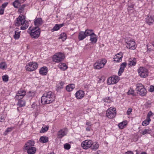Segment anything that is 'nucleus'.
<instances>
[{
	"instance_id": "f257e3e1",
	"label": "nucleus",
	"mask_w": 154,
	"mask_h": 154,
	"mask_svg": "<svg viewBox=\"0 0 154 154\" xmlns=\"http://www.w3.org/2000/svg\"><path fill=\"white\" fill-rule=\"evenodd\" d=\"M54 93L49 91L44 93L41 97V103L43 104H48L51 103L55 100Z\"/></svg>"
},
{
	"instance_id": "f03ea898",
	"label": "nucleus",
	"mask_w": 154,
	"mask_h": 154,
	"mask_svg": "<svg viewBox=\"0 0 154 154\" xmlns=\"http://www.w3.org/2000/svg\"><path fill=\"white\" fill-rule=\"evenodd\" d=\"M136 90L137 94L140 96H144L146 94L147 90L142 84H137Z\"/></svg>"
},
{
	"instance_id": "7ed1b4c3",
	"label": "nucleus",
	"mask_w": 154,
	"mask_h": 154,
	"mask_svg": "<svg viewBox=\"0 0 154 154\" xmlns=\"http://www.w3.org/2000/svg\"><path fill=\"white\" fill-rule=\"evenodd\" d=\"M40 32V29L38 27H35L31 30L29 34L32 38H37L39 37Z\"/></svg>"
},
{
	"instance_id": "20e7f679",
	"label": "nucleus",
	"mask_w": 154,
	"mask_h": 154,
	"mask_svg": "<svg viewBox=\"0 0 154 154\" xmlns=\"http://www.w3.org/2000/svg\"><path fill=\"white\" fill-rule=\"evenodd\" d=\"M116 114V111L115 108H110L108 109L106 112V116L109 119H112L114 118Z\"/></svg>"
},
{
	"instance_id": "39448f33",
	"label": "nucleus",
	"mask_w": 154,
	"mask_h": 154,
	"mask_svg": "<svg viewBox=\"0 0 154 154\" xmlns=\"http://www.w3.org/2000/svg\"><path fill=\"white\" fill-rule=\"evenodd\" d=\"M38 67V64L35 62H30L26 66V69L29 71H32L36 69Z\"/></svg>"
},
{
	"instance_id": "423d86ee",
	"label": "nucleus",
	"mask_w": 154,
	"mask_h": 154,
	"mask_svg": "<svg viewBox=\"0 0 154 154\" xmlns=\"http://www.w3.org/2000/svg\"><path fill=\"white\" fill-rule=\"evenodd\" d=\"M64 55L61 53H58L54 55L53 57L54 61L59 63L62 61L64 59Z\"/></svg>"
},
{
	"instance_id": "0eeeda50",
	"label": "nucleus",
	"mask_w": 154,
	"mask_h": 154,
	"mask_svg": "<svg viewBox=\"0 0 154 154\" xmlns=\"http://www.w3.org/2000/svg\"><path fill=\"white\" fill-rule=\"evenodd\" d=\"M138 72L139 75L141 77L146 78L148 76V70L145 67H140L138 69Z\"/></svg>"
},
{
	"instance_id": "6e6552de",
	"label": "nucleus",
	"mask_w": 154,
	"mask_h": 154,
	"mask_svg": "<svg viewBox=\"0 0 154 154\" xmlns=\"http://www.w3.org/2000/svg\"><path fill=\"white\" fill-rule=\"evenodd\" d=\"M106 63L105 60L98 61L94 64V68L96 69H100L104 67Z\"/></svg>"
},
{
	"instance_id": "1a4fd4ad",
	"label": "nucleus",
	"mask_w": 154,
	"mask_h": 154,
	"mask_svg": "<svg viewBox=\"0 0 154 154\" xmlns=\"http://www.w3.org/2000/svg\"><path fill=\"white\" fill-rule=\"evenodd\" d=\"M25 16L23 15L19 16L16 18L15 21V25L16 26H20L24 23L25 22Z\"/></svg>"
},
{
	"instance_id": "9d476101",
	"label": "nucleus",
	"mask_w": 154,
	"mask_h": 154,
	"mask_svg": "<svg viewBox=\"0 0 154 154\" xmlns=\"http://www.w3.org/2000/svg\"><path fill=\"white\" fill-rule=\"evenodd\" d=\"M92 141L91 140H87L83 141L81 143V146L83 149H88L92 146Z\"/></svg>"
},
{
	"instance_id": "9b49d317",
	"label": "nucleus",
	"mask_w": 154,
	"mask_h": 154,
	"mask_svg": "<svg viewBox=\"0 0 154 154\" xmlns=\"http://www.w3.org/2000/svg\"><path fill=\"white\" fill-rule=\"evenodd\" d=\"M118 76H113L109 77L108 79L107 82L108 85L114 84L117 83L119 81Z\"/></svg>"
},
{
	"instance_id": "f8f14e48",
	"label": "nucleus",
	"mask_w": 154,
	"mask_h": 154,
	"mask_svg": "<svg viewBox=\"0 0 154 154\" xmlns=\"http://www.w3.org/2000/svg\"><path fill=\"white\" fill-rule=\"evenodd\" d=\"M126 42L127 44L126 47L129 49L134 50L136 48L135 43L134 41L130 40L128 42Z\"/></svg>"
},
{
	"instance_id": "ddd939ff",
	"label": "nucleus",
	"mask_w": 154,
	"mask_h": 154,
	"mask_svg": "<svg viewBox=\"0 0 154 154\" xmlns=\"http://www.w3.org/2000/svg\"><path fill=\"white\" fill-rule=\"evenodd\" d=\"M123 53L122 52H120L116 54L114 57V61L117 62H121L122 60Z\"/></svg>"
},
{
	"instance_id": "4468645a",
	"label": "nucleus",
	"mask_w": 154,
	"mask_h": 154,
	"mask_svg": "<svg viewBox=\"0 0 154 154\" xmlns=\"http://www.w3.org/2000/svg\"><path fill=\"white\" fill-rule=\"evenodd\" d=\"M26 102L24 100H21L18 101L17 105L18 106L17 109L18 111H20L21 110V107H23L25 106Z\"/></svg>"
},
{
	"instance_id": "2eb2a0df",
	"label": "nucleus",
	"mask_w": 154,
	"mask_h": 154,
	"mask_svg": "<svg viewBox=\"0 0 154 154\" xmlns=\"http://www.w3.org/2000/svg\"><path fill=\"white\" fill-rule=\"evenodd\" d=\"M85 95L84 92L82 90H79L75 93V97L77 99H81L84 97Z\"/></svg>"
},
{
	"instance_id": "dca6fc26",
	"label": "nucleus",
	"mask_w": 154,
	"mask_h": 154,
	"mask_svg": "<svg viewBox=\"0 0 154 154\" xmlns=\"http://www.w3.org/2000/svg\"><path fill=\"white\" fill-rule=\"evenodd\" d=\"M34 142L33 140H29L26 143L24 146L25 149H26L31 147H33L32 146H34Z\"/></svg>"
},
{
	"instance_id": "f3484780",
	"label": "nucleus",
	"mask_w": 154,
	"mask_h": 154,
	"mask_svg": "<svg viewBox=\"0 0 154 154\" xmlns=\"http://www.w3.org/2000/svg\"><path fill=\"white\" fill-rule=\"evenodd\" d=\"M26 92L24 91H18V92L15 98L17 100H19V99L18 98L19 97L18 96H20V97L23 98V97L25 95Z\"/></svg>"
},
{
	"instance_id": "a211bd4d",
	"label": "nucleus",
	"mask_w": 154,
	"mask_h": 154,
	"mask_svg": "<svg viewBox=\"0 0 154 154\" xmlns=\"http://www.w3.org/2000/svg\"><path fill=\"white\" fill-rule=\"evenodd\" d=\"M66 133L65 129H61L57 133L58 137L59 138H61L64 136L66 135Z\"/></svg>"
},
{
	"instance_id": "6ab92c4d",
	"label": "nucleus",
	"mask_w": 154,
	"mask_h": 154,
	"mask_svg": "<svg viewBox=\"0 0 154 154\" xmlns=\"http://www.w3.org/2000/svg\"><path fill=\"white\" fill-rule=\"evenodd\" d=\"M43 23V21L41 18H36L34 21V24L35 27H38V26L41 25Z\"/></svg>"
},
{
	"instance_id": "aec40b11",
	"label": "nucleus",
	"mask_w": 154,
	"mask_h": 154,
	"mask_svg": "<svg viewBox=\"0 0 154 154\" xmlns=\"http://www.w3.org/2000/svg\"><path fill=\"white\" fill-rule=\"evenodd\" d=\"M146 19V23L149 25L152 24L154 21L153 18L149 15L147 16Z\"/></svg>"
},
{
	"instance_id": "412c9836",
	"label": "nucleus",
	"mask_w": 154,
	"mask_h": 154,
	"mask_svg": "<svg viewBox=\"0 0 154 154\" xmlns=\"http://www.w3.org/2000/svg\"><path fill=\"white\" fill-rule=\"evenodd\" d=\"M39 73L43 75H46L48 72L47 68L46 67H42L39 70Z\"/></svg>"
},
{
	"instance_id": "4be33fe9",
	"label": "nucleus",
	"mask_w": 154,
	"mask_h": 154,
	"mask_svg": "<svg viewBox=\"0 0 154 154\" xmlns=\"http://www.w3.org/2000/svg\"><path fill=\"white\" fill-rule=\"evenodd\" d=\"M26 149L27 150V152L28 154H34L36 150V148L35 147H31Z\"/></svg>"
},
{
	"instance_id": "5701e85b",
	"label": "nucleus",
	"mask_w": 154,
	"mask_h": 154,
	"mask_svg": "<svg viewBox=\"0 0 154 154\" xmlns=\"http://www.w3.org/2000/svg\"><path fill=\"white\" fill-rule=\"evenodd\" d=\"M85 33L84 32H80L79 34L78 38L79 40H82L86 37Z\"/></svg>"
},
{
	"instance_id": "b1692460",
	"label": "nucleus",
	"mask_w": 154,
	"mask_h": 154,
	"mask_svg": "<svg viewBox=\"0 0 154 154\" xmlns=\"http://www.w3.org/2000/svg\"><path fill=\"white\" fill-rule=\"evenodd\" d=\"M136 58H134L133 59H130L129 60L128 65L130 66H134L136 65Z\"/></svg>"
},
{
	"instance_id": "393cba45",
	"label": "nucleus",
	"mask_w": 154,
	"mask_h": 154,
	"mask_svg": "<svg viewBox=\"0 0 154 154\" xmlns=\"http://www.w3.org/2000/svg\"><path fill=\"white\" fill-rule=\"evenodd\" d=\"M75 87L74 84H70L66 87V89L68 91H72Z\"/></svg>"
},
{
	"instance_id": "a878e982",
	"label": "nucleus",
	"mask_w": 154,
	"mask_h": 154,
	"mask_svg": "<svg viewBox=\"0 0 154 154\" xmlns=\"http://www.w3.org/2000/svg\"><path fill=\"white\" fill-rule=\"evenodd\" d=\"M90 41L92 43H95L97 41V38L96 37V35L94 33L90 36Z\"/></svg>"
},
{
	"instance_id": "bb28decb",
	"label": "nucleus",
	"mask_w": 154,
	"mask_h": 154,
	"mask_svg": "<svg viewBox=\"0 0 154 154\" xmlns=\"http://www.w3.org/2000/svg\"><path fill=\"white\" fill-rule=\"evenodd\" d=\"M20 32L21 31L19 30L15 31V34L13 36L15 39H17L20 38Z\"/></svg>"
},
{
	"instance_id": "cd10ccee",
	"label": "nucleus",
	"mask_w": 154,
	"mask_h": 154,
	"mask_svg": "<svg viewBox=\"0 0 154 154\" xmlns=\"http://www.w3.org/2000/svg\"><path fill=\"white\" fill-rule=\"evenodd\" d=\"M58 66L61 69H63L64 70H66L68 67L66 64L63 63H60Z\"/></svg>"
},
{
	"instance_id": "c85d7f7f",
	"label": "nucleus",
	"mask_w": 154,
	"mask_h": 154,
	"mask_svg": "<svg viewBox=\"0 0 154 154\" xmlns=\"http://www.w3.org/2000/svg\"><path fill=\"white\" fill-rule=\"evenodd\" d=\"M93 31L92 29H88L86 30L84 32L85 33L86 36H91L93 35L94 33L93 32Z\"/></svg>"
},
{
	"instance_id": "c756f323",
	"label": "nucleus",
	"mask_w": 154,
	"mask_h": 154,
	"mask_svg": "<svg viewBox=\"0 0 154 154\" xmlns=\"http://www.w3.org/2000/svg\"><path fill=\"white\" fill-rule=\"evenodd\" d=\"M48 138L47 137L45 136H42L40 137L39 139V141L42 143H45L48 142Z\"/></svg>"
},
{
	"instance_id": "7c9ffc66",
	"label": "nucleus",
	"mask_w": 154,
	"mask_h": 154,
	"mask_svg": "<svg viewBox=\"0 0 154 154\" xmlns=\"http://www.w3.org/2000/svg\"><path fill=\"white\" fill-rule=\"evenodd\" d=\"M67 38V35L66 33H61L60 35V37L59 38L62 39L63 41H64Z\"/></svg>"
},
{
	"instance_id": "2f4dec72",
	"label": "nucleus",
	"mask_w": 154,
	"mask_h": 154,
	"mask_svg": "<svg viewBox=\"0 0 154 154\" xmlns=\"http://www.w3.org/2000/svg\"><path fill=\"white\" fill-rule=\"evenodd\" d=\"M26 6L25 4H23L19 7L18 12L19 13H21L23 12L25 7Z\"/></svg>"
},
{
	"instance_id": "473e14b6",
	"label": "nucleus",
	"mask_w": 154,
	"mask_h": 154,
	"mask_svg": "<svg viewBox=\"0 0 154 154\" xmlns=\"http://www.w3.org/2000/svg\"><path fill=\"white\" fill-rule=\"evenodd\" d=\"M91 146V149L93 150H96L99 147L98 144L96 142L93 143Z\"/></svg>"
},
{
	"instance_id": "72a5a7b5",
	"label": "nucleus",
	"mask_w": 154,
	"mask_h": 154,
	"mask_svg": "<svg viewBox=\"0 0 154 154\" xmlns=\"http://www.w3.org/2000/svg\"><path fill=\"white\" fill-rule=\"evenodd\" d=\"M127 124L126 122L124 121L119 124L118 126L119 128L120 129H122L124 126Z\"/></svg>"
},
{
	"instance_id": "f704fd0d",
	"label": "nucleus",
	"mask_w": 154,
	"mask_h": 154,
	"mask_svg": "<svg viewBox=\"0 0 154 154\" xmlns=\"http://www.w3.org/2000/svg\"><path fill=\"white\" fill-rule=\"evenodd\" d=\"M19 0H15L14 2L13 3V5L15 8H18V5L21 4L20 3Z\"/></svg>"
},
{
	"instance_id": "c9c22d12",
	"label": "nucleus",
	"mask_w": 154,
	"mask_h": 154,
	"mask_svg": "<svg viewBox=\"0 0 154 154\" xmlns=\"http://www.w3.org/2000/svg\"><path fill=\"white\" fill-rule=\"evenodd\" d=\"M22 26L20 28L22 30H25L27 28L28 26V24L27 22H25L24 23L21 25Z\"/></svg>"
},
{
	"instance_id": "e433bc0d",
	"label": "nucleus",
	"mask_w": 154,
	"mask_h": 154,
	"mask_svg": "<svg viewBox=\"0 0 154 154\" xmlns=\"http://www.w3.org/2000/svg\"><path fill=\"white\" fill-rule=\"evenodd\" d=\"M22 26L20 28L22 30H25L27 28L28 26V24L27 22H25L24 23L21 25Z\"/></svg>"
},
{
	"instance_id": "4c0bfd02",
	"label": "nucleus",
	"mask_w": 154,
	"mask_h": 154,
	"mask_svg": "<svg viewBox=\"0 0 154 154\" xmlns=\"http://www.w3.org/2000/svg\"><path fill=\"white\" fill-rule=\"evenodd\" d=\"M7 65L5 62H2L0 64V68L1 69H4L7 68Z\"/></svg>"
},
{
	"instance_id": "58836bf2",
	"label": "nucleus",
	"mask_w": 154,
	"mask_h": 154,
	"mask_svg": "<svg viewBox=\"0 0 154 154\" xmlns=\"http://www.w3.org/2000/svg\"><path fill=\"white\" fill-rule=\"evenodd\" d=\"M49 127L48 126L42 127L41 131H40V133H44L47 131Z\"/></svg>"
},
{
	"instance_id": "ea45409f",
	"label": "nucleus",
	"mask_w": 154,
	"mask_h": 154,
	"mask_svg": "<svg viewBox=\"0 0 154 154\" xmlns=\"http://www.w3.org/2000/svg\"><path fill=\"white\" fill-rule=\"evenodd\" d=\"M150 121H149L148 120L146 119L144 121H143L142 123V125L143 126H146L148 125Z\"/></svg>"
},
{
	"instance_id": "a19ab883",
	"label": "nucleus",
	"mask_w": 154,
	"mask_h": 154,
	"mask_svg": "<svg viewBox=\"0 0 154 154\" xmlns=\"http://www.w3.org/2000/svg\"><path fill=\"white\" fill-rule=\"evenodd\" d=\"M13 128H14L13 127L8 128L5 131V132L4 134H5V135H7L8 132H10L11 131Z\"/></svg>"
},
{
	"instance_id": "79ce46f5",
	"label": "nucleus",
	"mask_w": 154,
	"mask_h": 154,
	"mask_svg": "<svg viewBox=\"0 0 154 154\" xmlns=\"http://www.w3.org/2000/svg\"><path fill=\"white\" fill-rule=\"evenodd\" d=\"M153 115V113L151 111H149L148 113L146 119H147L149 121H151V119L150 117L151 116Z\"/></svg>"
},
{
	"instance_id": "37998d69",
	"label": "nucleus",
	"mask_w": 154,
	"mask_h": 154,
	"mask_svg": "<svg viewBox=\"0 0 154 154\" xmlns=\"http://www.w3.org/2000/svg\"><path fill=\"white\" fill-rule=\"evenodd\" d=\"M2 79L3 81L6 82L8 80V76L7 75H5L2 76Z\"/></svg>"
},
{
	"instance_id": "c03bdc74",
	"label": "nucleus",
	"mask_w": 154,
	"mask_h": 154,
	"mask_svg": "<svg viewBox=\"0 0 154 154\" xmlns=\"http://www.w3.org/2000/svg\"><path fill=\"white\" fill-rule=\"evenodd\" d=\"M64 147L65 149L68 150L70 148L71 146L70 144L68 143H66L64 144Z\"/></svg>"
},
{
	"instance_id": "a18cd8bd",
	"label": "nucleus",
	"mask_w": 154,
	"mask_h": 154,
	"mask_svg": "<svg viewBox=\"0 0 154 154\" xmlns=\"http://www.w3.org/2000/svg\"><path fill=\"white\" fill-rule=\"evenodd\" d=\"M134 90L133 89L130 88V89L129 90L127 93L129 95H133L134 94Z\"/></svg>"
},
{
	"instance_id": "49530a36",
	"label": "nucleus",
	"mask_w": 154,
	"mask_h": 154,
	"mask_svg": "<svg viewBox=\"0 0 154 154\" xmlns=\"http://www.w3.org/2000/svg\"><path fill=\"white\" fill-rule=\"evenodd\" d=\"M59 25L58 24H56L53 27L52 30L53 31H57L60 28L59 26Z\"/></svg>"
},
{
	"instance_id": "de8ad7c7",
	"label": "nucleus",
	"mask_w": 154,
	"mask_h": 154,
	"mask_svg": "<svg viewBox=\"0 0 154 154\" xmlns=\"http://www.w3.org/2000/svg\"><path fill=\"white\" fill-rule=\"evenodd\" d=\"M150 131L151 130L149 129H145L143 131L142 134L143 135H145L146 134H149Z\"/></svg>"
},
{
	"instance_id": "09e8293b",
	"label": "nucleus",
	"mask_w": 154,
	"mask_h": 154,
	"mask_svg": "<svg viewBox=\"0 0 154 154\" xmlns=\"http://www.w3.org/2000/svg\"><path fill=\"white\" fill-rule=\"evenodd\" d=\"M127 65V63L126 62L122 63L120 65V68L124 70Z\"/></svg>"
},
{
	"instance_id": "8fccbe9b",
	"label": "nucleus",
	"mask_w": 154,
	"mask_h": 154,
	"mask_svg": "<svg viewBox=\"0 0 154 154\" xmlns=\"http://www.w3.org/2000/svg\"><path fill=\"white\" fill-rule=\"evenodd\" d=\"M65 83L64 82H60V86L58 87V88L60 89L63 88V86L64 85Z\"/></svg>"
},
{
	"instance_id": "3c124183",
	"label": "nucleus",
	"mask_w": 154,
	"mask_h": 154,
	"mask_svg": "<svg viewBox=\"0 0 154 154\" xmlns=\"http://www.w3.org/2000/svg\"><path fill=\"white\" fill-rule=\"evenodd\" d=\"M104 102L110 103L111 102V100L110 99L109 97H107L104 99Z\"/></svg>"
},
{
	"instance_id": "603ef678",
	"label": "nucleus",
	"mask_w": 154,
	"mask_h": 154,
	"mask_svg": "<svg viewBox=\"0 0 154 154\" xmlns=\"http://www.w3.org/2000/svg\"><path fill=\"white\" fill-rule=\"evenodd\" d=\"M8 2H5L2 4V6H1V8L4 9L8 5Z\"/></svg>"
},
{
	"instance_id": "864d4df0",
	"label": "nucleus",
	"mask_w": 154,
	"mask_h": 154,
	"mask_svg": "<svg viewBox=\"0 0 154 154\" xmlns=\"http://www.w3.org/2000/svg\"><path fill=\"white\" fill-rule=\"evenodd\" d=\"M124 70L123 69H122L120 67L118 72V75L119 76L121 75V74L124 72Z\"/></svg>"
},
{
	"instance_id": "5fc2aeb1",
	"label": "nucleus",
	"mask_w": 154,
	"mask_h": 154,
	"mask_svg": "<svg viewBox=\"0 0 154 154\" xmlns=\"http://www.w3.org/2000/svg\"><path fill=\"white\" fill-rule=\"evenodd\" d=\"M149 91L151 92H152L154 91V86L151 85L150 87Z\"/></svg>"
},
{
	"instance_id": "6e6d98bb",
	"label": "nucleus",
	"mask_w": 154,
	"mask_h": 154,
	"mask_svg": "<svg viewBox=\"0 0 154 154\" xmlns=\"http://www.w3.org/2000/svg\"><path fill=\"white\" fill-rule=\"evenodd\" d=\"M132 109L131 108H129L128 109L127 111V114L128 115H129L130 113L132 112Z\"/></svg>"
},
{
	"instance_id": "4d7b16f0",
	"label": "nucleus",
	"mask_w": 154,
	"mask_h": 154,
	"mask_svg": "<svg viewBox=\"0 0 154 154\" xmlns=\"http://www.w3.org/2000/svg\"><path fill=\"white\" fill-rule=\"evenodd\" d=\"M4 10L2 8H1L0 9V15H2L4 13Z\"/></svg>"
},
{
	"instance_id": "13d9d810",
	"label": "nucleus",
	"mask_w": 154,
	"mask_h": 154,
	"mask_svg": "<svg viewBox=\"0 0 154 154\" xmlns=\"http://www.w3.org/2000/svg\"><path fill=\"white\" fill-rule=\"evenodd\" d=\"M90 47L89 46V45H86L84 49L85 50H88V49L89 48H90Z\"/></svg>"
},
{
	"instance_id": "bf43d9fd",
	"label": "nucleus",
	"mask_w": 154,
	"mask_h": 154,
	"mask_svg": "<svg viewBox=\"0 0 154 154\" xmlns=\"http://www.w3.org/2000/svg\"><path fill=\"white\" fill-rule=\"evenodd\" d=\"M86 125L88 126H91L92 125V124L91 122H87L86 123Z\"/></svg>"
},
{
	"instance_id": "052dcab7",
	"label": "nucleus",
	"mask_w": 154,
	"mask_h": 154,
	"mask_svg": "<svg viewBox=\"0 0 154 154\" xmlns=\"http://www.w3.org/2000/svg\"><path fill=\"white\" fill-rule=\"evenodd\" d=\"M125 154H134V153L131 151H128L125 152Z\"/></svg>"
},
{
	"instance_id": "680f3d73",
	"label": "nucleus",
	"mask_w": 154,
	"mask_h": 154,
	"mask_svg": "<svg viewBox=\"0 0 154 154\" xmlns=\"http://www.w3.org/2000/svg\"><path fill=\"white\" fill-rule=\"evenodd\" d=\"M91 128L90 126H88L86 128V130L87 131H90Z\"/></svg>"
},
{
	"instance_id": "e2e57ef3",
	"label": "nucleus",
	"mask_w": 154,
	"mask_h": 154,
	"mask_svg": "<svg viewBox=\"0 0 154 154\" xmlns=\"http://www.w3.org/2000/svg\"><path fill=\"white\" fill-rule=\"evenodd\" d=\"M26 0H19L20 3V4L23 3Z\"/></svg>"
},
{
	"instance_id": "0e129e2a",
	"label": "nucleus",
	"mask_w": 154,
	"mask_h": 154,
	"mask_svg": "<svg viewBox=\"0 0 154 154\" xmlns=\"http://www.w3.org/2000/svg\"><path fill=\"white\" fill-rule=\"evenodd\" d=\"M59 28L60 29L61 27L62 26H64V24L63 23H62V24H59Z\"/></svg>"
},
{
	"instance_id": "69168bd1",
	"label": "nucleus",
	"mask_w": 154,
	"mask_h": 154,
	"mask_svg": "<svg viewBox=\"0 0 154 154\" xmlns=\"http://www.w3.org/2000/svg\"><path fill=\"white\" fill-rule=\"evenodd\" d=\"M133 7L134 5H131L128 6V8H133Z\"/></svg>"
},
{
	"instance_id": "338daca9",
	"label": "nucleus",
	"mask_w": 154,
	"mask_h": 154,
	"mask_svg": "<svg viewBox=\"0 0 154 154\" xmlns=\"http://www.w3.org/2000/svg\"><path fill=\"white\" fill-rule=\"evenodd\" d=\"M3 119V118H2V117H1V118H0V122H2V120Z\"/></svg>"
},
{
	"instance_id": "774afa93",
	"label": "nucleus",
	"mask_w": 154,
	"mask_h": 154,
	"mask_svg": "<svg viewBox=\"0 0 154 154\" xmlns=\"http://www.w3.org/2000/svg\"><path fill=\"white\" fill-rule=\"evenodd\" d=\"M140 154H147L146 152H142Z\"/></svg>"
}]
</instances>
